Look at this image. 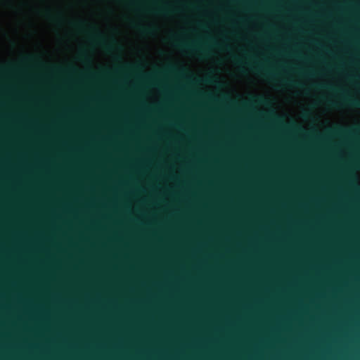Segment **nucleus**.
Masks as SVG:
<instances>
[{
    "instance_id": "obj_5",
    "label": "nucleus",
    "mask_w": 360,
    "mask_h": 360,
    "mask_svg": "<svg viewBox=\"0 0 360 360\" xmlns=\"http://www.w3.org/2000/svg\"><path fill=\"white\" fill-rule=\"evenodd\" d=\"M359 185L360 186V173H359Z\"/></svg>"
},
{
    "instance_id": "obj_2",
    "label": "nucleus",
    "mask_w": 360,
    "mask_h": 360,
    "mask_svg": "<svg viewBox=\"0 0 360 360\" xmlns=\"http://www.w3.org/2000/svg\"><path fill=\"white\" fill-rule=\"evenodd\" d=\"M281 351H278L276 354V359H281Z\"/></svg>"
},
{
    "instance_id": "obj_3",
    "label": "nucleus",
    "mask_w": 360,
    "mask_h": 360,
    "mask_svg": "<svg viewBox=\"0 0 360 360\" xmlns=\"http://www.w3.org/2000/svg\"><path fill=\"white\" fill-rule=\"evenodd\" d=\"M341 152H342V154L344 156H345V155H347V152L346 150H342Z\"/></svg>"
},
{
    "instance_id": "obj_1",
    "label": "nucleus",
    "mask_w": 360,
    "mask_h": 360,
    "mask_svg": "<svg viewBox=\"0 0 360 360\" xmlns=\"http://www.w3.org/2000/svg\"><path fill=\"white\" fill-rule=\"evenodd\" d=\"M154 91L155 92V95L153 97H151V102L153 103H156V104H160L161 103V100H160V95H161V92H160V90L158 87H154L153 89Z\"/></svg>"
},
{
    "instance_id": "obj_4",
    "label": "nucleus",
    "mask_w": 360,
    "mask_h": 360,
    "mask_svg": "<svg viewBox=\"0 0 360 360\" xmlns=\"http://www.w3.org/2000/svg\"><path fill=\"white\" fill-rule=\"evenodd\" d=\"M257 27V22H255L254 23V25H253V28L254 29H256Z\"/></svg>"
}]
</instances>
